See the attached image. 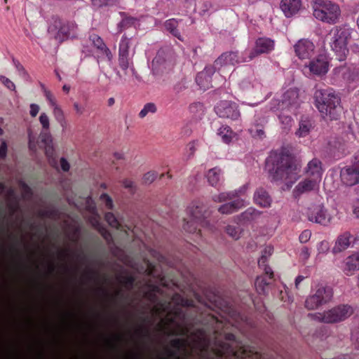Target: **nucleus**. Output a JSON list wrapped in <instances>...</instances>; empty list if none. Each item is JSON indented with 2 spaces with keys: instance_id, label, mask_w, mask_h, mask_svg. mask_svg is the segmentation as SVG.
Segmentation results:
<instances>
[{
  "instance_id": "1",
  "label": "nucleus",
  "mask_w": 359,
  "mask_h": 359,
  "mask_svg": "<svg viewBox=\"0 0 359 359\" xmlns=\"http://www.w3.org/2000/svg\"><path fill=\"white\" fill-rule=\"evenodd\" d=\"M266 166L273 180L280 179L292 183L299 177L302 163L288 149H283L271 153L266 160Z\"/></svg>"
},
{
  "instance_id": "2",
  "label": "nucleus",
  "mask_w": 359,
  "mask_h": 359,
  "mask_svg": "<svg viewBox=\"0 0 359 359\" xmlns=\"http://www.w3.org/2000/svg\"><path fill=\"white\" fill-rule=\"evenodd\" d=\"M340 102V97L332 90L320 89L314 93V104L324 118L337 119Z\"/></svg>"
},
{
  "instance_id": "3",
  "label": "nucleus",
  "mask_w": 359,
  "mask_h": 359,
  "mask_svg": "<svg viewBox=\"0 0 359 359\" xmlns=\"http://www.w3.org/2000/svg\"><path fill=\"white\" fill-rule=\"evenodd\" d=\"M329 45L336 59L344 61L349 53L348 44L351 37V29L347 25L336 26L329 33Z\"/></svg>"
},
{
  "instance_id": "4",
  "label": "nucleus",
  "mask_w": 359,
  "mask_h": 359,
  "mask_svg": "<svg viewBox=\"0 0 359 359\" xmlns=\"http://www.w3.org/2000/svg\"><path fill=\"white\" fill-rule=\"evenodd\" d=\"M313 16L327 24L337 23L341 17V9L338 4L330 0H313Z\"/></svg>"
},
{
  "instance_id": "5",
  "label": "nucleus",
  "mask_w": 359,
  "mask_h": 359,
  "mask_svg": "<svg viewBox=\"0 0 359 359\" xmlns=\"http://www.w3.org/2000/svg\"><path fill=\"white\" fill-rule=\"evenodd\" d=\"M353 313L352 309L347 305H342L330 310L325 311L323 313H318L312 315L316 320L325 323H334L342 321Z\"/></svg>"
},
{
  "instance_id": "6",
  "label": "nucleus",
  "mask_w": 359,
  "mask_h": 359,
  "mask_svg": "<svg viewBox=\"0 0 359 359\" xmlns=\"http://www.w3.org/2000/svg\"><path fill=\"white\" fill-rule=\"evenodd\" d=\"M131 41V37H128L126 34L122 36L118 47V65L123 70L127 71L130 68L131 71L134 72L133 63L130 61V57L135 55V47L132 48L130 54Z\"/></svg>"
},
{
  "instance_id": "7",
  "label": "nucleus",
  "mask_w": 359,
  "mask_h": 359,
  "mask_svg": "<svg viewBox=\"0 0 359 359\" xmlns=\"http://www.w3.org/2000/svg\"><path fill=\"white\" fill-rule=\"evenodd\" d=\"M306 216L309 221L324 226L329 224L332 215L323 203L311 204L306 210Z\"/></svg>"
},
{
  "instance_id": "8",
  "label": "nucleus",
  "mask_w": 359,
  "mask_h": 359,
  "mask_svg": "<svg viewBox=\"0 0 359 359\" xmlns=\"http://www.w3.org/2000/svg\"><path fill=\"white\" fill-rule=\"evenodd\" d=\"M332 292L323 285L318 287L316 292L309 296L305 302V306L308 309L314 310L320 305L327 302L331 299Z\"/></svg>"
},
{
  "instance_id": "9",
  "label": "nucleus",
  "mask_w": 359,
  "mask_h": 359,
  "mask_svg": "<svg viewBox=\"0 0 359 359\" xmlns=\"http://www.w3.org/2000/svg\"><path fill=\"white\" fill-rule=\"evenodd\" d=\"M45 97L52 109V114L55 121L62 128L67 127V121L65 114L62 107L58 103L55 95L48 90L43 91Z\"/></svg>"
},
{
  "instance_id": "10",
  "label": "nucleus",
  "mask_w": 359,
  "mask_h": 359,
  "mask_svg": "<svg viewBox=\"0 0 359 359\" xmlns=\"http://www.w3.org/2000/svg\"><path fill=\"white\" fill-rule=\"evenodd\" d=\"M299 93L296 89L287 90L282 96V99H273L272 100L271 109L284 110L298 104Z\"/></svg>"
},
{
  "instance_id": "11",
  "label": "nucleus",
  "mask_w": 359,
  "mask_h": 359,
  "mask_svg": "<svg viewBox=\"0 0 359 359\" xmlns=\"http://www.w3.org/2000/svg\"><path fill=\"white\" fill-rule=\"evenodd\" d=\"M215 112L219 117L224 118L237 119L240 116L237 104L227 100H222L217 103Z\"/></svg>"
},
{
  "instance_id": "12",
  "label": "nucleus",
  "mask_w": 359,
  "mask_h": 359,
  "mask_svg": "<svg viewBox=\"0 0 359 359\" xmlns=\"http://www.w3.org/2000/svg\"><path fill=\"white\" fill-rule=\"evenodd\" d=\"M294 48L296 55L300 60H307L314 54L315 45L311 41L302 39L295 43Z\"/></svg>"
},
{
  "instance_id": "13",
  "label": "nucleus",
  "mask_w": 359,
  "mask_h": 359,
  "mask_svg": "<svg viewBox=\"0 0 359 359\" xmlns=\"http://www.w3.org/2000/svg\"><path fill=\"white\" fill-rule=\"evenodd\" d=\"M323 173V165L321 161L314 158L309 161L304 169V174L311 179L321 182Z\"/></svg>"
},
{
  "instance_id": "14",
  "label": "nucleus",
  "mask_w": 359,
  "mask_h": 359,
  "mask_svg": "<svg viewBox=\"0 0 359 359\" xmlns=\"http://www.w3.org/2000/svg\"><path fill=\"white\" fill-rule=\"evenodd\" d=\"M320 182L308 177L300 181L293 190L295 196H299L302 194L318 190L319 189Z\"/></svg>"
},
{
  "instance_id": "15",
  "label": "nucleus",
  "mask_w": 359,
  "mask_h": 359,
  "mask_svg": "<svg viewBox=\"0 0 359 359\" xmlns=\"http://www.w3.org/2000/svg\"><path fill=\"white\" fill-rule=\"evenodd\" d=\"M340 177L342 183L346 186H353L359 183V170L352 166L341 169Z\"/></svg>"
},
{
  "instance_id": "16",
  "label": "nucleus",
  "mask_w": 359,
  "mask_h": 359,
  "mask_svg": "<svg viewBox=\"0 0 359 359\" xmlns=\"http://www.w3.org/2000/svg\"><path fill=\"white\" fill-rule=\"evenodd\" d=\"M308 67L312 74L316 75H323L327 72L329 63L325 56L320 55L311 61Z\"/></svg>"
},
{
  "instance_id": "17",
  "label": "nucleus",
  "mask_w": 359,
  "mask_h": 359,
  "mask_svg": "<svg viewBox=\"0 0 359 359\" xmlns=\"http://www.w3.org/2000/svg\"><path fill=\"white\" fill-rule=\"evenodd\" d=\"M359 269V252L348 256L344 261L341 271L346 276H352Z\"/></svg>"
},
{
  "instance_id": "18",
  "label": "nucleus",
  "mask_w": 359,
  "mask_h": 359,
  "mask_svg": "<svg viewBox=\"0 0 359 359\" xmlns=\"http://www.w3.org/2000/svg\"><path fill=\"white\" fill-rule=\"evenodd\" d=\"M273 41L269 39L260 38L257 40L255 48L250 54L249 59L252 60L259 54L266 53L273 49Z\"/></svg>"
},
{
  "instance_id": "19",
  "label": "nucleus",
  "mask_w": 359,
  "mask_h": 359,
  "mask_svg": "<svg viewBox=\"0 0 359 359\" xmlns=\"http://www.w3.org/2000/svg\"><path fill=\"white\" fill-rule=\"evenodd\" d=\"M187 217L198 222L200 226L203 227L208 228L210 226L209 222L204 219V210L201 206L193 205L189 207Z\"/></svg>"
},
{
  "instance_id": "20",
  "label": "nucleus",
  "mask_w": 359,
  "mask_h": 359,
  "mask_svg": "<svg viewBox=\"0 0 359 359\" xmlns=\"http://www.w3.org/2000/svg\"><path fill=\"white\" fill-rule=\"evenodd\" d=\"M301 5L300 0H282L280 7L284 15L289 18L299 11Z\"/></svg>"
},
{
  "instance_id": "21",
  "label": "nucleus",
  "mask_w": 359,
  "mask_h": 359,
  "mask_svg": "<svg viewBox=\"0 0 359 359\" xmlns=\"http://www.w3.org/2000/svg\"><path fill=\"white\" fill-rule=\"evenodd\" d=\"M90 39L95 47H96L100 53L102 54L109 62H111L113 58L112 53L106 46L102 39L97 34H93L90 36Z\"/></svg>"
},
{
  "instance_id": "22",
  "label": "nucleus",
  "mask_w": 359,
  "mask_h": 359,
  "mask_svg": "<svg viewBox=\"0 0 359 359\" xmlns=\"http://www.w3.org/2000/svg\"><path fill=\"white\" fill-rule=\"evenodd\" d=\"M245 205L243 200H236L230 203H224L218 208V211L222 215H230L236 212Z\"/></svg>"
},
{
  "instance_id": "23",
  "label": "nucleus",
  "mask_w": 359,
  "mask_h": 359,
  "mask_svg": "<svg viewBox=\"0 0 359 359\" xmlns=\"http://www.w3.org/2000/svg\"><path fill=\"white\" fill-rule=\"evenodd\" d=\"M351 235L349 233H344L339 236L335 242L332 249L334 253L341 252L346 250L351 244Z\"/></svg>"
},
{
  "instance_id": "24",
  "label": "nucleus",
  "mask_w": 359,
  "mask_h": 359,
  "mask_svg": "<svg viewBox=\"0 0 359 359\" xmlns=\"http://www.w3.org/2000/svg\"><path fill=\"white\" fill-rule=\"evenodd\" d=\"M255 201L259 205L268 208L271 206V199L266 191L259 189L256 191L254 196Z\"/></svg>"
},
{
  "instance_id": "25",
  "label": "nucleus",
  "mask_w": 359,
  "mask_h": 359,
  "mask_svg": "<svg viewBox=\"0 0 359 359\" xmlns=\"http://www.w3.org/2000/svg\"><path fill=\"white\" fill-rule=\"evenodd\" d=\"M222 170L218 168L210 169L206 173V178L208 183L212 186H217L221 179Z\"/></svg>"
},
{
  "instance_id": "26",
  "label": "nucleus",
  "mask_w": 359,
  "mask_h": 359,
  "mask_svg": "<svg viewBox=\"0 0 359 359\" xmlns=\"http://www.w3.org/2000/svg\"><path fill=\"white\" fill-rule=\"evenodd\" d=\"M218 61L220 64L224 65H235L240 62L238 56L236 53L223 54L219 57Z\"/></svg>"
},
{
  "instance_id": "27",
  "label": "nucleus",
  "mask_w": 359,
  "mask_h": 359,
  "mask_svg": "<svg viewBox=\"0 0 359 359\" xmlns=\"http://www.w3.org/2000/svg\"><path fill=\"white\" fill-rule=\"evenodd\" d=\"M196 82L202 89L206 90L211 86V78L207 72H201L196 76Z\"/></svg>"
},
{
  "instance_id": "28",
  "label": "nucleus",
  "mask_w": 359,
  "mask_h": 359,
  "mask_svg": "<svg viewBox=\"0 0 359 359\" xmlns=\"http://www.w3.org/2000/svg\"><path fill=\"white\" fill-rule=\"evenodd\" d=\"M217 134L224 142L229 143L233 138V133L231 130L229 126H226L220 127L218 130Z\"/></svg>"
},
{
  "instance_id": "29",
  "label": "nucleus",
  "mask_w": 359,
  "mask_h": 359,
  "mask_svg": "<svg viewBox=\"0 0 359 359\" xmlns=\"http://www.w3.org/2000/svg\"><path fill=\"white\" fill-rule=\"evenodd\" d=\"M226 233L233 240H238L241 238L243 230L239 226L228 225L226 227Z\"/></svg>"
},
{
  "instance_id": "30",
  "label": "nucleus",
  "mask_w": 359,
  "mask_h": 359,
  "mask_svg": "<svg viewBox=\"0 0 359 359\" xmlns=\"http://www.w3.org/2000/svg\"><path fill=\"white\" fill-rule=\"evenodd\" d=\"M200 224L195 220L187 217L184 219L183 229L189 233L194 232Z\"/></svg>"
},
{
  "instance_id": "31",
  "label": "nucleus",
  "mask_w": 359,
  "mask_h": 359,
  "mask_svg": "<svg viewBox=\"0 0 359 359\" xmlns=\"http://www.w3.org/2000/svg\"><path fill=\"white\" fill-rule=\"evenodd\" d=\"M156 111V107L152 102L147 103L142 109L140 111L139 116L140 118H144L149 114H154Z\"/></svg>"
},
{
  "instance_id": "32",
  "label": "nucleus",
  "mask_w": 359,
  "mask_h": 359,
  "mask_svg": "<svg viewBox=\"0 0 359 359\" xmlns=\"http://www.w3.org/2000/svg\"><path fill=\"white\" fill-rule=\"evenodd\" d=\"M165 27L167 30L170 31L173 35L177 36L179 39L182 40L180 38V34L177 29V22L174 20H168L165 22Z\"/></svg>"
},
{
  "instance_id": "33",
  "label": "nucleus",
  "mask_w": 359,
  "mask_h": 359,
  "mask_svg": "<svg viewBox=\"0 0 359 359\" xmlns=\"http://www.w3.org/2000/svg\"><path fill=\"white\" fill-rule=\"evenodd\" d=\"M255 285L256 290L259 293H264L266 288L268 286V283H266L264 278L259 276L257 278Z\"/></svg>"
},
{
  "instance_id": "34",
  "label": "nucleus",
  "mask_w": 359,
  "mask_h": 359,
  "mask_svg": "<svg viewBox=\"0 0 359 359\" xmlns=\"http://www.w3.org/2000/svg\"><path fill=\"white\" fill-rule=\"evenodd\" d=\"M39 121L45 130H48L50 128V117L46 112H41L39 117Z\"/></svg>"
},
{
  "instance_id": "35",
  "label": "nucleus",
  "mask_w": 359,
  "mask_h": 359,
  "mask_svg": "<svg viewBox=\"0 0 359 359\" xmlns=\"http://www.w3.org/2000/svg\"><path fill=\"white\" fill-rule=\"evenodd\" d=\"M105 219L107 223L113 228L118 229L119 227V222L111 212H108L105 215Z\"/></svg>"
},
{
  "instance_id": "36",
  "label": "nucleus",
  "mask_w": 359,
  "mask_h": 359,
  "mask_svg": "<svg viewBox=\"0 0 359 359\" xmlns=\"http://www.w3.org/2000/svg\"><path fill=\"white\" fill-rule=\"evenodd\" d=\"M311 126L308 123H301L296 134L299 137H304L309 134Z\"/></svg>"
},
{
  "instance_id": "37",
  "label": "nucleus",
  "mask_w": 359,
  "mask_h": 359,
  "mask_svg": "<svg viewBox=\"0 0 359 359\" xmlns=\"http://www.w3.org/2000/svg\"><path fill=\"white\" fill-rule=\"evenodd\" d=\"M198 142L197 140L191 141L187 144V151L188 153V156L189 158L192 157L195 154V153L198 149Z\"/></svg>"
},
{
  "instance_id": "38",
  "label": "nucleus",
  "mask_w": 359,
  "mask_h": 359,
  "mask_svg": "<svg viewBox=\"0 0 359 359\" xmlns=\"http://www.w3.org/2000/svg\"><path fill=\"white\" fill-rule=\"evenodd\" d=\"M330 250V245L328 242L327 241H321L317 246V250H318V255L317 256L319 257L321 255L326 254Z\"/></svg>"
},
{
  "instance_id": "39",
  "label": "nucleus",
  "mask_w": 359,
  "mask_h": 359,
  "mask_svg": "<svg viewBox=\"0 0 359 359\" xmlns=\"http://www.w3.org/2000/svg\"><path fill=\"white\" fill-rule=\"evenodd\" d=\"M100 198L101 201L109 209H113L114 203L112 198L107 194H102L100 195Z\"/></svg>"
},
{
  "instance_id": "40",
  "label": "nucleus",
  "mask_w": 359,
  "mask_h": 359,
  "mask_svg": "<svg viewBox=\"0 0 359 359\" xmlns=\"http://www.w3.org/2000/svg\"><path fill=\"white\" fill-rule=\"evenodd\" d=\"M273 252V247L271 245L266 246L263 251L261 259L259 261V265L261 266L262 263L265 262L266 257L271 256Z\"/></svg>"
},
{
  "instance_id": "41",
  "label": "nucleus",
  "mask_w": 359,
  "mask_h": 359,
  "mask_svg": "<svg viewBox=\"0 0 359 359\" xmlns=\"http://www.w3.org/2000/svg\"><path fill=\"white\" fill-rule=\"evenodd\" d=\"M0 81L9 90H15V85L14 84V83L12 81H11L9 79L6 78V76H0Z\"/></svg>"
},
{
  "instance_id": "42",
  "label": "nucleus",
  "mask_w": 359,
  "mask_h": 359,
  "mask_svg": "<svg viewBox=\"0 0 359 359\" xmlns=\"http://www.w3.org/2000/svg\"><path fill=\"white\" fill-rule=\"evenodd\" d=\"M229 194L226 193H221L212 196L213 201L217 203H222L229 200Z\"/></svg>"
},
{
  "instance_id": "43",
  "label": "nucleus",
  "mask_w": 359,
  "mask_h": 359,
  "mask_svg": "<svg viewBox=\"0 0 359 359\" xmlns=\"http://www.w3.org/2000/svg\"><path fill=\"white\" fill-rule=\"evenodd\" d=\"M157 174L154 172H148L144 175L143 180L146 184L152 183L156 178Z\"/></svg>"
},
{
  "instance_id": "44",
  "label": "nucleus",
  "mask_w": 359,
  "mask_h": 359,
  "mask_svg": "<svg viewBox=\"0 0 359 359\" xmlns=\"http://www.w3.org/2000/svg\"><path fill=\"white\" fill-rule=\"evenodd\" d=\"M40 111V107L38 104L32 103L29 104V114L31 117L35 118Z\"/></svg>"
},
{
  "instance_id": "45",
  "label": "nucleus",
  "mask_w": 359,
  "mask_h": 359,
  "mask_svg": "<svg viewBox=\"0 0 359 359\" xmlns=\"http://www.w3.org/2000/svg\"><path fill=\"white\" fill-rule=\"evenodd\" d=\"M311 231L306 230L304 231L299 236V241L301 243H306L311 238Z\"/></svg>"
},
{
  "instance_id": "46",
  "label": "nucleus",
  "mask_w": 359,
  "mask_h": 359,
  "mask_svg": "<svg viewBox=\"0 0 359 359\" xmlns=\"http://www.w3.org/2000/svg\"><path fill=\"white\" fill-rule=\"evenodd\" d=\"M122 185L124 188L126 189H134L135 186V182L130 180V179H124L122 180Z\"/></svg>"
},
{
  "instance_id": "47",
  "label": "nucleus",
  "mask_w": 359,
  "mask_h": 359,
  "mask_svg": "<svg viewBox=\"0 0 359 359\" xmlns=\"http://www.w3.org/2000/svg\"><path fill=\"white\" fill-rule=\"evenodd\" d=\"M7 154V144L5 140H1L0 141V157H6Z\"/></svg>"
},
{
  "instance_id": "48",
  "label": "nucleus",
  "mask_w": 359,
  "mask_h": 359,
  "mask_svg": "<svg viewBox=\"0 0 359 359\" xmlns=\"http://www.w3.org/2000/svg\"><path fill=\"white\" fill-rule=\"evenodd\" d=\"M249 130L253 137H262L264 134V132L262 129H258L257 128H251Z\"/></svg>"
},
{
  "instance_id": "49",
  "label": "nucleus",
  "mask_w": 359,
  "mask_h": 359,
  "mask_svg": "<svg viewBox=\"0 0 359 359\" xmlns=\"http://www.w3.org/2000/svg\"><path fill=\"white\" fill-rule=\"evenodd\" d=\"M353 213L357 217L359 218V198L354 200L352 203Z\"/></svg>"
},
{
  "instance_id": "50",
  "label": "nucleus",
  "mask_w": 359,
  "mask_h": 359,
  "mask_svg": "<svg viewBox=\"0 0 359 359\" xmlns=\"http://www.w3.org/2000/svg\"><path fill=\"white\" fill-rule=\"evenodd\" d=\"M264 263L265 262L262 263V265L260 266L262 267L263 270L265 272V274L267 275L270 278H272L273 276V272L271 268L265 264Z\"/></svg>"
},
{
  "instance_id": "51",
  "label": "nucleus",
  "mask_w": 359,
  "mask_h": 359,
  "mask_svg": "<svg viewBox=\"0 0 359 359\" xmlns=\"http://www.w3.org/2000/svg\"><path fill=\"white\" fill-rule=\"evenodd\" d=\"M74 109L76 111V114L79 116H81L83 115V114L84 113V107H82L79 103L78 102H74Z\"/></svg>"
},
{
  "instance_id": "52",
  "label": "nucleus",
  "mask_w": 359,
  "mask_h": 359,
  "mask_svg": "<svg viewBox=\"0 0 359 359\" xmlns=\"http://www.w3.org/2000/svg\"><path fill=\"white\" fill-rule=\"evenodd\" d=\"M60 167L63 171H68L70 168L69 163L64 158L60 159Z\"/></svg>"
},
{
  "instance_id": "53",
  "label": "nucleus",
  "mask_w": 359,
  "mask_h": 359,
  "mask_svg": "<svg viewBox=\"0 0 359 359\" xmlns=\"http://www.w3.org/2000/svg\"><path fill=\"white\" fill-rule=\"evenodd\" d=\"M93 4L95 7H102L108 4V0H92Z\"/></svg>"
},
{
  "instance_id": "54",
  "label": "nucleus",
  "mask_w": 359,
  "mask_h": 359,
  "mask_svg": "<svg viewBox=\"0 0 359 359\" xmlns=\"http://www.w3.org/2000/svg\"><path fill=\"white\" fill-rule=\"evenodd\" d=\"M304 276H298L296 279H295V283H294V285H295V288L297 290H299V285L300 283L304 280Z\"/></svg>"
},
{
  "instance_id": "55",
  "label": "nucleus",
  "mask_w": 359,
  "mask_h": 359,
  "mask_svg": "<svg viewBox=\"0 0 359 359\" xmlns=\"http://www.w3.org/2000/svg\"><path fill=\"white\" fill-rule=\"evenodd\" d=\"M353 168H355L357 170H359V152L356 154L355 157V161L351 165Z\"/></svg>"
},
{
  "instance_id": "56",
  "label": "nucleus",
  "mask_w": 359,
  "mask_h": 359,
  "mask_svg": "<svg viewBox=\"0 0 359 359\" xmlns=\"http://www.w3.org/2000/svg\"><path fill=\"white\" fill-rule=\"evenodd\" d=\"M302 256L304 259H307L310 256V252L308 248H304L302 251Z\"/></svg>"
},
{
  "instance_id": "57",
  "label": "nucleus",
  "mask_w": 359,
  "mask_h": 359,
  "mask_svg": "<svg viewBox=\"0 0 359 359\" xmlns=\"http://www.w3.org/2000/svg\"><path fill=\"white\" fill-rule=\"evenodd\" d=\"M90 222H91V224H92L94 226H95V227H97V228H98V229H100V223H99V220H98V219H97V216H95V217H94L90 220Z\"/></svg>"
},
{
  "instance_id": "58",
  "label": "nucleus",
  "mask_w": 359,
  "mask_h": 359,
  "mask_svg": "<svg viewBox=\"0 0 359 359\" xmlns=\"http://www.w3.org/2000/svg\"><path fill=\"white\" fill-rule=\"evenodd\" d=\"M114 156L116 159L121 160L125 158V154L123 152H115Z\"/></svg>"
},
{
  "instance_id": "59",
  "label": "nucleus",
  "mask_w": 359,
  "mask_h": 359,
  "mask_svg": "<svg viewBox=\"0 0 359 359\" xmlns=\"http://www.w3.org/2000/svg\"><path fill=\"white\" fill-rule=\"evenodd\" d=\"M53 149L52 147L50 146H48L46 148V154L48 156H50L52 154H53Z\"/></svg>"
},
{
  "instance_id": "60",
  "label": "nucleus",
  "mask_w": 359,
  "mask_h": 359,
  "mask_svg": "<svg viewBox=\"0 0 359 359\" xmlns=\"http://www.w3.org/2000/svg\"><path fill=\"white\" fill-rule=\"evenodd\" d=\"M29 147L31 149H34L35 147L30 135H29Z\"/></svg>"
},
{
  "instance_id": "61",
  "label": "nucleus",
  "mask_w": 359,
  "mask_h": 359,
  "mask_svg": "<svg viewBox=\"0 0 359 359\" xmlns=\"http://www.w3.org/2000/svg\"><path fill=\"white\" fill-rule=\"evenodd\" d=\"M274 231H275V229L271 228L266 231L265 236H271L273 235V233H274Z\"/></svg>"
},
{
  "instance_id": "62",
  "label": "nucleus",
  "mask_w": 359,
  "mask_h": 359,
  "mask_svg": "<svg viewBox=\"0 0 359 359\" xmlns=\"http://www.w3.org/2000/svg\"><path fill=\"white\" fill-rule=\"evenodd\" d=\"M63 90H65L66 93H69L70 88L66 85L63 86L62 87Z\"/></svg>"
},
{
  "instance_id": "63",
  "label": "nucleus",
  "mask_w": 359,
  "mask_h": 359,
  "mask_svg": "<svg viewBox=\"0 0 359 359\" xmlns=\"http://www.w3.org/2000/svg\"><path fill=\"white\" fill-rule=\"evenodd\" d=\"M114 98H112V97L109 98V105H112V104H114Z\"/></svg>"
},
{
  "instance_id": "64",
  "label": "nucleus",
  "mask_w": 359,
  "mask_h": 359,
  "mask_svg": "<svg viewBox=\"0 0 359 359\" xmlns=\"http://www.w3.org/2000/svg\"><path fill=\"white\" fill-rule=\"evenodd\" d=\"M182 344L180 342V341H177V346L180 347L181 346Z\"/></svg>"
}]
</instances>
